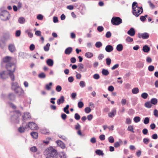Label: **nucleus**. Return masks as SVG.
<instances>
[{"label": "nucleus", "mask_w": 158, "mask_h": 158, "mask_svg": "<svg viewBox=\"0 0 158 158\" xmlns=\"http://www.w3.org/2000/svg\"><path fill=\"white\" fill-rule=\"evenodd\" d=\"M77 105L78 108H81L83 107L84 104L82 101H80L78 102Z\"/></svg>", "instance_id": "obj_45"}, {"label": "nucleus", "mask_w": 158, "mask_h": 158, "mask_svg": "<svg viewBox=\"0 0 158 158\" xmlns=\"http://www.w3.org/2000/svg\"><path fill=\"white\" fill-rule=\"evenodd\" d=\"M95 153L96 154L99 156H103L104 155L103 151L100 149L97 150L95 151Z\"/></svg>", "instance_id": "obj_36"}, {"label": "nucleus", "mask_w": 158, "mask_h": 158, "mask_svg": "<svg viewBox=\"0 0 158 158\" xmlns=\"http://www.w3.org/2000/svg\"><path fill=\"white\" fill-rule=\"evenodd\" d=\"M50 46V44L49 43H48L44 47V50L46 52L48 51L49 50Z\"/></svg>", "instance_id": "obj_39"}, {"label": "nucleus", "mask_w": 158, "mask_h": 158, "mask_svg": "<svg viewBox=\"0 0 158 158\" xmlns=\"http://www.w3.org/2000/svg\"><path fill=\"white\" fill-rule=\"evenodd\" d=\"M30 151L33 152H35L37 151V149L35 146H33L30 148Z\"/></svg>", "instance_id": "obj_55"}, {"label": "nucleus", "mask_w": 158, "mask_h": 158, "mask_svg": "<svg viewBox=\"0 0 158 158\" xmlns=\"http://www.w3.org/2000/svg\"><path fill=\"white\" fill-rule=\"evenodd\" d=\"M46 158H66L65 153L61 152L58 153L56 150L51 147L46 150Z\"/></svg>", "instance_id": "obj_1"}, {"label": "nucleus", "mask_w": 158, "mask_h": 158, "mask_svg": "<svg viewBox=\"0 0 158 158\" xmlns=\"http://www.w3.org/2000/svg\"><path fill=\"white\" fill-rule=\"evenodd\" d=\"M95 46L97 48H100L102 46V44L101 42H97L95 43Z\"/></svg>", "instance_id": "obj_43"}, {"label": "nucleus", "mask_w": 158, "mask_h": 158, "mask_svg": "<svg viewBox=\"0 0 158 158\" xmlns=\"http://www.w3.org/2000/svg\"><path fill=\"white\" fill-rule=\"evenodd\" d=\"M8 49L9 51L12 53H13L16 50L15 45L13 44H10L8 46Z\"/></svg>", "instance_id": "obj_15"}, {"label": "nucleus", "mask_w": 158, "mask_h": 158, "mask_svg": "<svg viewBox=\"0 0 158 158\" xmlns=\"http://www.w3.org/2000/svg\"><path fill=\"white\" fill-rule=\"evenodd\" d=\"M106 64L107 65H109L111 63V60L109 57L107 58L106 59Z\"/></svg>", "instance_id": "obj_52"}, {"label": "nucleus", "mask_w": 158, "mask_h": 158, "mask_svg": "<svg viewBox=\"0 0 158 158\" xmlns=\"http://www.w3.org/2000/svg\"><path fill=\"white\" fill-rule=\"evenodd\" d=\"M25 20L23 17H20L18 20V21L19 23L23 24L25 23Z\"/></svg>", "instance_id": "obj_44"}, {"label": "nucleus", "mask_w": 158, "mask_h": 158, "mask_svg": "<svg viewBox=\"0 0 158 158\" xmlns=\"http://www.w3.org/2000/svg\"><path fill=\"white\" fill-rule=\"evenodd\" d=\"M32 137L33 138L36 139L38 137V133L35 131H32L30 133Z\"/></svg>", "instance_id": "obj_28"}, {"label": "nucleus", "mask_w": 158, "mask_h": 158, "mask_svg": "<svg viewBox=\"0 0 158 158\" xmlns=\"http://www.w3.org/2000/svg\"><path fill=\"white\" fill-rule=\"evenodd\" d=\"M102 73L103 75L105 76H107L109 74V72L108 70L105 69H102Z\"/></svg>", "instance_id": "obj_30"}, {"label": "nucleus", "mask_w": 158, "mask_h": 158, "mask_svg": "<svg viewBox=\"0 0 158 158\" xmlns=\"http://www.w3.org/2000/svg\"><path fill=\"white\" fill-rule=\"evenodd\" d=\"M6 68L8 71V75L10 77L12 81H14L15 80V76L13 73L15 70V64L13 62L9 63L6 64Z\"/></svg>", "instance_id": "obj_2"}, {"label": "nucleus", "mask_w": 158, "mask_h": 158, "mask_svg": "<svg viewBox=\"0 0 158 158\" xmlns=\"http://www.w3.org/2000/svg\"><path fill=\"white\" fill-rule=\"evenodd\" d=\"M111 36V32L110 31H108L106 32L105 36L107 38H110Z\"/></svg>", "instance_id": "obj_58"}, {"label": "nucleus", "mask_w": 158, "mask_h": 158, "mask_svg": "<svg viewBox=\"0 0 158 158\" xmlns=\"http://www.w3.org/2000/svg\"><path fill=\"white\" fill-rule=\"evenodd\" d=\"M132 10L134 12L135 11V9L139 7L137 3L135 2H134L132 3Z\"/></svg>", "instance_id": "obj_32"}, {"label": "nucleus", "mask_w": 158, "mask_h": 158, "mask_svg": "<svg viewBox=\"0 0 158 158\" xmlns=\"http://www.w3.org/2000/svg\"><path fill=\"white\" fill-rule=\"evenodd\" d=\"M149 122V118L148 117H145L143 120V123L145 124H148Z\"/></svg>", "instance_id": "obj_50"}, {"label": "nucleus", "mask_w": 158, "mask_h": 158, "mask_svg": "<svg viewBox=\"0 0 158 158\" xmlns=\"http://www.w3.org/2000/svg\"><path fill=\"white\" fill-rule=\"evenodd\" d=\"M123 49V46L122 44H119L117 45L116 49L118 52H121Z\"/></svg>", "instance_id": "obj_27"}, {"label": "nucleus", "mask_w": 158, "mask_h": 158, "mask_svg": "<svg viewBox=\"0 0 158 158\" xmlns=\"http://www.w3.org/2000/svg\"><path fill=\"white\" fill-rule=\"evenodd\" d=\"M37 19L39 20H42L44 18L43 16L41 14H38L36 17Z\"/></svg>", "instance_id": "obj_59"}, {"label": "nucleus", "mask_w": 158, "mask_h": 158, "mask_svg": "<svg viewBox=\"0 0 158 158\" xmlns=\"http://www.w3.org/2000/svg\"><path fill=\"white\" fill-rule=\"evenodd\" d=\"M27 128L29 127L31 129L34 130H37L39 128L37 125L33 122H29L27 125H26Z\"/></svg>", "instance_id": "obj_8"}, {"label": "nucleus", "mask_w": 158, "mask_h": 158, "mask_svg": "<svg viewBox=\"0 0 158 158\" xmlns=\"http://www.w3.org/2000/svg\"><path fill=\"white\" fill-rule=\"evenodd\" d=\"M150 101L152 105L153 104V105H156L158 102L157 99L155 98H152Z\"/></svg>", "instance_id": "obj_29"}, {"label": "nucleus", "mask_w": 158, "mask_h": 158, "mask_svg": "<svg viewBox=\"0 0 158 158\" xmlns=\"http://www.w3.org/2000/svg\"><path fill=\"white\" fill-rule=\"evenodd\" d=\"M52 85V83L50 82L45 85V88L47 90H50L51 89V86Z\"/></svg>", "instance_id": "obj_37"}, {"label": "nucleus", "mask_w": 158, "mask_h": 158, "mask_svg": "<svg viewBox=\"0 0 158 158\" xmlns=\"http://www.w3.org/2000/svg\"><path fill=\"white\" fill-rule=\"evenodd\" d=\"M108 89L109 91L112 92L114 91V87H113V86L111 85L109 86V87L108 88Z\"/></svg>", "instance_id": "obj_63"}, {"label": "nucleus", "mask_w": 158, "mask_h": 158, "mask_svg": "<svg viewBox=\"0 0 158 158\" xmlns=\"http://www.w3.org/2000/svg\"><path fill=\"white\" fill-rule=\"evenodd\" d=\"M111 23L113 25L117 26L122 23V20L119 17L114 16L111 19Z\"/></svg>", "instance_id": "obj_5"}, {"label": "nucleus", "mask_w": 158, "mask_h": 158, "mask_svg": "<svg viewBox=\"0 0 158 158\" xmlns=\"http://www.w3.org/2000/svg\"><path fill=\"white\" fill-rule=\"evenodd\" d=\"M73 48L71 47H69L67 48L64 51V53L66 55H69L72 52Z\"/></svg>", "instance_id": "obj_24"}, {"label": "nucleus", "mask_w": 158, "mask_h": 158, "mask_svg": "<svg viewBox=\"0 0 158 158\" xmlns=\"http://www.w3.org/2000/svg\"><path fill=\"white\" fill-rule=\"evenodd\" d=\"M155 69V67L152 65H150L148 67V70L150 72H152Z\"/></svg>", "instance_id": "obj_46"}, {"label": "nucleus", "mask_w": 158, "mask_h": 158, "mask_svg": "<svg viewBox=\"0 0 158 158\" xmlns=\"http://www.w3.org/2000/svg\"><path fill=\"white\" fill-rule=\"evenodd\" d=\"M8 98L10 100L14 101L15 100V96L13 93H10L8 95Z\"/></svg>", "instance_id": "obj_17"}, {"label": "nucleus", "mask_w": 158, "mask_h": 158, "mask_svg": "<svg viewBox=\"0 0 158 158\" xmlns=\"http://www.w3.org/2000/svg\"><path fill=\"white\" fill-rule=\"evenodd\" d=\"M10 39V35L8 32H4L3 33L2 37L1 39V41L3 43H6Z\"/></svg>", "instance_id": "obj_6"}, {"label": "nucleus", "mask_w": 158, "mask_h": 158, "mask_svg": "<svg viewBox=\"0 0 158 158\" xmlns=\"http://www.w3.org/2000/svg\"><path fill=\"white\" fill-rule=\"evenodd\" d=\"M8 75V72H7L5 71H3L0 73V78L3 79H5L7 77Z\"/></svg>", "instance_id": "obj_10"}, {"label": "nucleus", "mask_w": 158, "mask_h": 158, "mask_svg": "<svg viewBox=\"0 0 158 158\" xmlns=\"http://www.w3.org/2000/svg\"><path fill=\"white\" fill-rule=\"evenodd\" d=\"M85 56L86 57L88 58H91L93 56V54L91 52H87L85 54Z\"/></svg>", "instance_id": "obj_34"}, {"label": "nucleus", "mask_w": 158, "mask_h": 158, "mask_svg": "<svg viewBox=\"0 0 158 158\" xmlns=\"http://www.w3.org/2000/svg\"><path fill=\"white\" fill-rule=\"evenodd\" d=\"M97 29L98 31L101 32L104 30V28L102 26H99L97 27Z\"/></svg>", "instance_id": "obj_60"}, {"label": "nucleus", "mask_w": 158, "mask_h": 158, "mask_svg": "<svg viewBox=\"0 0 158 158\" xmlns=\"http://www.w3.org/2000/svg\"><path fill=\"white\" fill-rule=\"evenodd\" d=\"M47 64L49 66L52 67L54 64L53 60L50 58L48 59L46 61Z\"/></svg>", "instance_id": "obj_20"}, {"label": "nucleus", "mask_w": 158, "mask_h": 158, "mask_svg": "<svg viewBox=\"0 0 158 158\" xmlns=\"http://www.w3.org/2000/svg\"><path fill=\"white\" fill-rule=\"evenodd\" d=\"M19 117L16 116V115L14 114L11 117V121L14 123H18L19 121Z\"/></svg>", "instance_id": "obj_11"}, {"label": "nucleus", "mask_w": 158, "mask_h": 158, "mask_svg": "<svg viewBox=\"0 0 158 158\" xmlns=\"http://www.w3.org/2000/svg\"><path fill=\"white\" fill-rule=\"evenodd\" d=\"M135 11H134L132 10V13L133 15H135L136 17H138L140 14L142 13L143 12V8L142 6L140 7H138L135 9Z\"/></svg>", "instance_id": "obj_7"}, {"label": "nucleus", "mask_w": 158, "mask_h": 158, "mask_svg": "<svg viewBox=\"0 0 158 158\" xmlns=\"http://www.w3.org/2000/svg\"><path fill=\"white\" fill-rule=\"evenodd\" d=\"M135 113L134 110L132 109H129L128 113L130 115H132Z\"/></svg>", "instance_id": "obj_54"}, {"label": "nucleus", "mask_w": 158, "mask_h": 158, "mask_svg": "<svg viewBox=\"0 0 158 158\" xmlns=\"http://www.w3.org/2000/svg\"><path fill=\"white\" fill-rule=\"evenodd\" d=\"M144 63L141 61H139L136 64V67L139 69H142L144 66Z\"/></svg>", "instance_id": "obj_22"}, {"label": "nucleus", "mask_w": 158, "mask_h": 158, "mask_svg": "<svg viewBox=\"0 0 158 158\" xmlns=\"http://www.w3.org/2000/svg\"><path fill=\"white\" fill-rule=\"evenodd\" d=\"M26 125L24 127L23 126H21L18 128V131L20 133H23L24 132L25 130L27 128Z\"/></svg>", "instance_id": "obj_25"}, {"label": "nucleus", "mask_w": 158, "mask_h": 158, "mask_svg": "<svg viewBox=\"0 0 158 158\" xmlns=\"http://www.w3.org/2000/svg\"><path fill=\"white\" fill-rule=\"evenodd\" d=\"M10 14L7 10H3L1 11L0 14V18L2 20L6 21L8 20L9 18V16Z\"/></svg>", "instance_id": "obj_4"}, {"label": "nucleus", "mask_w": 158, "mask_h": 158, "mask_svg": "<svg viewBox=\"0 0 158 158\" xmlns=\"http://www.w3.org/2000/svg\"><path fill=\"white\" fill-rule=\"evenodd\" d=\"M144 106L147 108H150L152 106V104L150 101H148L146 102L144 104Z\"/></svg>", "instance_id": "obj_31"}, {"label": "nucleus", "mask_w": 158, "mask_h": 158, "mask_svg": "<svg viewBox=\"0 0 158 158\" xmlns=\"http://www.w3.org/2000/svg\"><path fill=\"white\" fill-rule=\"evenodd\" d=\"M140 118L138 116H135L134 119V121L135 123H137L140 121Z\"/></svg>", "instance_id": "obj_41"}, {"label": "nucleus", "mask_w": 158, "mask_h": 158, "mask_svg": "<svg viewBox=\"0 0 158 158\" xmlns=\"http://www.w3.org/2000/svg\"><path fill=\"white\" fill-rule=\"evenodd\" d=\"M116 114V110L115 108H113L111 112L108 113V116L111 118L114 117Z\"/></svg>", "instance_id": "obj_12"}, {"label": "nucleus", "mask_w": 158, "mask_h": 158, "mask_svg": "<svg viewBox=\"0 0 158 158\" xmlns=\"http://www.w3.org/2000/svg\"><path fill=\"white\" fill-rule=\"evenodd\" d=\"M113 47L111 45H108L105 48L106 51L108 52H111L113 50Z\"/></svg>", "instance_id": "obj_19"}, {"label": "nucleus", "mask_w": 158, "mask_h": 158, "mask_svg": "<svg viewBox=\"0 0 158 158\" xmlns=\"http://www.w3.org/2000/svg\"><path fill=\"white\" fill-rule=\"evenodd\" d=\"M11 57L9 56H6L3 58V61L4 63H9L10 61Z\"/></svg>", "instance_id": "obj_26"}, {"label": "nucleus", "mask_w": 158, "mask_h": 158, "mask_svg": "<svg viewBox=\"0 0 158 158\" xmlns=\"http://www.w3.org/2000/svg\"><path fill=\"white\" fill-rule=\"evenodd\" d=\"M109 142L111 143H113L114 142V139L112 136H110L108 138Z\"/></svg>", "instance_id": "obj_56"}, {"label": "nucleus", "mask_w": 158, "mask_h": 158, "mask_svg": "<svg viewBox=\"0 0 158 158\" xmlns=\"http://www.w3.org/2000/svg\"><path fill=\"white\" fill-rule=\"evenodd\" d=\"M23 119L25 120H27L28 118H31V116L30 114L28 112H26L24 113V114L22 116Z\"/></svg>", "instance_id": "obj_21"}, {"label": "nucleus", "mask_w": 158, "mask_h": 158, "mask_svg": "<svg viewBox=\"0 0 158 158\" xmlns=\"http://www.w3.org/2000/svg\"><path fill=\"white\" fill-rule=\"evenodd\" d=\"M74 118L77 120H79L81 118L79 114L77 113H76L74 114Z\"/></svg>", "instance_id": "obj_53"}, {"label": "nucleus", "mask_w": 158, "mask_h": 158, "mask_svg": "<svg viewBox=\"0 0 158 158\" xmlns=\"http://www.w3.org/2000/svg\"><path fill=\"white\" fill-rule=\"evenodd\" d=\"M93 77L94 79L98 80L100 78V77L99 74L96 73L93 75Z\"/></svg>", "instance_id": "obj_61"}, {"label": "nucleus", "mask_w": 158, "mask_h": 158, "mask_svg": "<svg viewBox=\"0 0 158 158\" xmlns=\"http://www.w3.org/2000/svg\"><path fill=\"white\" fill-rule=\"evenodd\" d=\"M79 85L82 88L84 87L85 85V82L83 81H80L79 83Z\"/></svg>", "instance_id": "obj_64"}, {"label": "nucleus", "mask_w": 158, "mask_h": 158, "mask_svg": "<svg viewBox=\"0 0 158 158\" xmlns=\"http://www.w3.org/2000/svg\"><path fill=\"white\" fill-rule=\"evenodd\" d=\"M56 90L57 92H60L62 90V87L60 85H57L56 87Z\"/></svg>", "instance_id": "obj_57"}, {"label": "nucleus", "mask_w": 158, "mask_h": 158, "mask_svg": "<svg viewBox=\"0 0 158 158\" xmlns=\"http://www.w3.org/2000/svg\"><path fill=\"white\" fill-rule=\"evenodd\" d=\"M21 35V31L20 30H17L15 33V35L17 37H19Z\"/></svg>", "instance_id": "obj_62"}, {"label": "nucleus", "mask_w": 158, "mask_h": 158, "mask_svg": "<svg viewBox=\"0 0 158 158\" xmlns=\"http://www.w3.org/2000/svg\"><path fill=\"white\" fill-rule=\"evenodd\" d=\"M132 93L134 94H136L139 93V90L138 87L133 88L132 89Z\"/></svg>", "instance_id": "obj_33"}, {"label": "nucleus", "mask_w": 158, "mask_h": 158, "mask_svg": "<svg viewBox=\"0 0 158 158\" xmlns=\"http://www.w3.org/2000/svg\"><path fill=\"white\" fill-rule=\"evenodd\" d=\"M14 114L16 115V116L19 117L21 115V114L19 110H15L14 111Z\"/></svg>", "instance_id": "obj_42"}, {"label": "nucleus", "mask_w": 158, "mask_h": 158, "mask_svg": "<svg viewBox=\"0 0 158 158\" xmlns=\"http://www.w3.org/2000/svg\"><path fill=\"white\" fill-rule=\"evenodd\" d=\"M127 130L131 132L134 133V128L133 126L132 125H130L128 127L127 129Z\"/></svg>", "instance_id": "obj_47"}, {"label": "nucleus", "mask_w": 158, "mask_h": 158, "mask_svg": "<svg viewBox=\"0 0 158 158\" xmlns=\"http://www.w3.org/2000/svg\"><path fill=\"white\" fill-rule=\"evenodd\" d=\"M78 68L77 69V70L79 72H85L86 71V69H85L83 70H82V69L84 68V65L82 63H79L78 64Z\"/></svg>", "instance_id": "obj_18"}, {"label": "nucleus", "mask_w": 158, "mask_h": 158, "mask_svg": "<svg viewBox=\"0 0 158 158\" xmlns=\"http://www.w3.org/2000/svg\"><path fill=\"white\" fill-rule=\"evenodd\" d=\"M8 103L10 106L13 109H16V106L13 103L10 102H9Z\"/></svg>", "instance_id": "obj_49"}, {"label": "nucleus", "mask_w": 158, "mask_h": 158, "mask_svg": "<svg viewBox=\"0 0 158 158\" xmlns=\"http://www.w3.org/2000/svg\"><path fill=\"white\" fill-rule=\"evenodd\" d=\"M17 82H12L11 83L12 89L13 90L15 93L19 97H22L24 94V92L22 88L18 85Z\"/></svg>", "instance_id": "obj_3"}, {"label": "nucleus", "mask_w": 158, "mask_h": 158, "mask_svg": "<svg viewBox=\"0 0 158 158\" xmlns=\"http://www.w3.org/2000/svg\"><path fill=\"white\" fill-rule=\"evenodd\" d=\"M150 48L147 45H144L143 47L142 50L145 52L148 53L150 51Z\"/></svg>", "instance_id": "obj_23"}, {"label": "nucleus", "mask_w": 158, "mask_h": 158, "mask_svg": "<svg viewBox=\"0 0 158 158\" xmlns=\"http://www.w3.org/2000/svg\"><path fill=\"white\" fill-rule=\"evenodd\" d=\"M126 41L127 42H131L133 41V39L131 37L128 36L126 38Z\"/></svg>", "instance_id": "obj_51"}, {"label": "nucleus", "mask_w": 158, "mask_h": 158, "mask_svg": "<svg viewBox=\"0 0 158 158\" xmlns=\"http://www.w3.org/2000/svg\"><path fill=\"white\" fill-rule=\"evenodd\" d=\"M56 143L62 149H64L65 148V144L60 140H58L56 141Z\"/></svg>", "instance_id": "obj_14"}, {"label": "nucleus", "mask_w": 158, "mask_h": 158, "mask_svg": "<svg viewBox=\"0 0 158 158\" xmlns=\"http://www.w3.org/2000/svg\"><path fill=\"white\" fill-rule=\"evenodd\" d=\"M85 111L86 113H89L91 111V109L90 107H87L85 109Z\"/></svg>", "instance_id": "obj_48"}, {"label": "nucleus", "mask_w": 158, "mask_h": 158, "mask_svg": "<svg viewBox=\"0 0 158 158\" xmlns=\"http://www.w3.org/2000/svg\"><path fill=\"white\" fill-rule=\"evenodd\" d=\"M127 34L131 36L135 35V29L133 27H131L127 31Z\"/></svg>", "instance_id": "obj_13"}, {"label": "nucleus", "mask_w": 158, "mask_h": 158, "mask_svg": "<svg viewBox=\"0 0 158 158\" xmlns=\"http://www.w3.org/2000/svg\"><path fill=\"white\" fill-rule=\"evenodd\" d=\"M148 15H146L144 16H140V20L143 22H145L146 20V18L148 17Z\"/></svg>", "instance_id": "obj_38"}, {"label": "nucleus", "mask_w": 158, "mask_h": 158, "mask_svg": "<svg viewBox=\"0 0 158 158\" xmlns=\"http://www.w3.org/2000/svg\"><path fill=\"white\" fill-rule=\"evenodd\" d=\"M138 35L139 38H142L143 39H148L149 36V34L146 32L143 33H138Z\"/></svg>", "instance_id": "obj_9"}, {"label": "nucleus", "mask_w": 158, "mask_h": 158, "mask_svg": "<svg viewBox=\"0 0 158 158\" xmlns=\"http://www.w3.org/2000/svg\"><path fill=\"white\" fill-rule=\"evenodd\" d=\"M148 96V94L147 93L145 92L142 93L141 95V97L144 99L147 98Z\"/></svg>", "instance_id": "obj_40"}, {"label": "nucleus", "mask_w": 158, "mask_h": 158, "mask_svg": "<svg viewBox=\"0 0 158 158\" xmlns=\"http://www.w3.org/2000/svg\"><path fill=\"white\" fill-rule=\"evenodd\" d=\"M38 77L40 79H44L46 77V75L44 73L42 72L38 74Z\"/></svg>", "instance_id": "obj_35"}, {"label": "nucleus", "mask_w": 158, "mask_h": 158, "mask_svg": "<svg viewBox=\"0 0 158 158\" xmlns=\"http://www.w3.org/2000/svg\"><path fill=\"white\" fill-rule=\"evenodd\" d=\"M64 98L63 95L60 96V98L58 99L57 100V104L60 105L61 104L63 103L64 102Z\"/></svg>", "instance_id": "obj_16"}]
</instances>
